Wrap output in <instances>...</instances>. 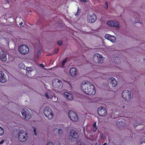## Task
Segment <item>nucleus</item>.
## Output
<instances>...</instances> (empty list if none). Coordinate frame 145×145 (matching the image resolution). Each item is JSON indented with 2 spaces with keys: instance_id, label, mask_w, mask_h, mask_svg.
Returning <instances> with one entry per match:
<instances>
[{
  "instance_id": "20e7f679",
  "label": "nucleus",
  "mask_w": 145,
  "mask_h": 145,
  "mask_svg": "<svg viewBox=\"0 0 145 145\" xmlns=\"http://www.w3.org/2000/svg\"><path fill=\"white\" fill-rule=\"evenodd\" d=\"M27 133L24 131L22 130L19 133L18 138L20 141L24 142L27 140Z\"/></svg>"
},
{
  "instance_id": "9d476101",
  "label": "nucleus",
  "mask_w": 145,
  "mask_h": 145,
  "mask_svg": "<svg viewBox=\"0 0 145 145\" xmlns=\"http://www.w3.org/2000/svg\"><path fill=\"white\" fill-rule=\"evenodd\" d=\"M131 91L125 90L122 93V96L125 100L128 101L131 98Z\"/></svg>"
},
{
  "instance_id": "2eb2a0df",
  "label": "nucleus",
  "mask_w": 145,
  "mask_h": 145,
  "mask_svg": "<svg viewBox=\"0 0 145 145\" xmlns=\"http://www.w3.org/2000/svg\"><path fill=\"white\" fill-rule=\"evenodd\" d=\"M5 75L2 71H0V81L2 83H4L7 81V79L5 77Z\"/></svg>"
},
{
  "instance_id": "2f4dec72",
  "label": "nucleus",
  "mask_w": 145,
  "mask_h": 145,
  "mask_svg": "<svg viewBox=\"0 0 145 145\" xmlns=\"http://www.w3.org/2000/svg\"><path fill=\"white\" fill-rule=\"evenodd\" d=\"M105 5L106 6V8L107 9L108 8V3L106 1L105 2Z\"/></svg>"
},
{
  "instance_id": "a19ab883",
  "label": "nucleus",
  "mask_w": 145,
  "mask_h": 145,
  "mask_svg": "<svg viewBox=\"0 0 145 145\" xmlns=\"http://www.w3.org/2000/svg\"><path fill=\"white\" fill-rule=\"evenodd\" d=\"M106 143H105L103 144V145H106Z\"/></svg>"
},
{
  "instance_id": "a211bd4d",
  "label": "nucleus",
  "mask_w": 145,
  "mask_h": 145,
  "mask_svg": "<svg viewBox=\"0 0 145 145\" xmlns=\"http://www.w3.org/2000/svg\"><path fill=\"white\" fill-rule=\"evenodd\" d=\"M105 38L108 40H109L112 42H114L116 40L115 37L113 36H112L108 34H106L105 36Z\"/></svg>"
},
{
  "instance_id": "5701e85b",
  "label": "nucleus",
  "mask_w": 145,
  "mask_h": 145,
  "mask_svg": "<svg viewBox=\"0 0 145 145\" xmlns=\"http://www.w3.org/2000/svg\"><path fill=\"white\" fill-rule=\"evenodd\" d=\"M67 58H65V59H64L62 63V65L63 66H64L65 65V63H66V62L67 61Z\"/></svg>"
},
{
  "instance_id": "393cba45",
  "label": "nucleus",
  "mask_w": 145,
  "mask_h": 145,
  "mask_svg": "<svg viewBox=\"0 0 145 145\" xmlns=\"http://www.w3.org/2000/svg\"><path fill=\"white\" fill-rule=\"evenodd\" d=\"M59 51V49L58 48H57L54 51L53 54H57L58 52Z\"/></svg>"
},
{
  "instance_id": "6ab92c4d",
  "label": "nucleus",
  "mask_w": 145,
  "mask_h": 145,
  "mask_svg": "<svg viewBox=\"0 0 145 145\" xmlns=\"http://www.w3.org/2000/svg\"><path fill=\"white\" fill-rule=\"evenodd\" d=\"M70 74L72 76H75L77 74L76 69L74 68H71L70 70Z\"/></svg>"
},
{
  "instance_id": "9b49d317",
  "label": "nucleus",
  "mask_w": 145,
  "mask_h": 145,
  "mask_svg": "<svg viewBox=\"0 0 145 145\" xmlns=\"http://www.w3.org/2000/svg\"><path fill=\"white\" fill-rule=\"evenodd\" d=\"M98 113L101 116H105L107 114L106 109L103 107H100L98 109Z\"/></svg>"
},
{
  "instance_id": "423d86ee",
  "label": "nucleus",
  "mask_w": 145,
  "mask_h": 145,
  "mask_svg": "<svg viewBox=\"0 0 145 145\" xmlns=\"http://www.w3.org/2000/svg\"><path fill=\"white\" fill-rule=\"evenodd\" d=\"M21 114L26 120L30 118L31 114L29 111L26 108L22 109L21 110Z\"/></svg>"
},
{
  "instance_id": "72a5a7b5",
  "label": "nucleus",
  "mask_w": 145,
  "mask_h": 145,
  "mask_svg": "<svg viewBox=\"0 0 145 145\" xmlns=\"http://www.w3.org/2000/svg\"><path fill=\"white\" fill-rule=\"evenodd\" d=\"M4 142V140H2L0 142V145L3 144Z\"/></svg>"
},
{
  "instance_id": "7ed1b4c3",
  "label": "nucleus",
  "mask_w": 145,
  "mask_h": 145,
  "mask_svg": "<svg viewBox=\"0 0 145 145\" xmlns=\"http://www.w3.org/2000/svg\"><path fill=\"white\" fill-rule=\"evenodd\" d=\"M53 86L56 89H61L63 86L62 82L57 79H54L52 82Z\"/></svg>"
},
{
  "instance_id": "b1692460",
  "label": "nucleus",
  "mask_w": 145,
  "mask_h": 145,
  "mask_svg": "<svg viewBox=\"0 0 145 145\" xmlns=\"http://www.w3.org/2000/svg\"><path fill=\"white\" fill-rule=\"evenodd\" d=\"M77 145H85L82 142L80 141H77Z\"/></svg>"
},
{
  "instance_id": "aec40b11",
  "label": "nucleus",
  "mask_w": 145,
  "mask_h": 145,
  "mask_svg": "<svg viewBox=\"0 0 145 145\" xmlns=\"http://www.w3.org/2000/svg\"><path fill=\"white\" fill-rule=\"evenodd\" d=\"M54 133H55V135H60L63 133L62 130L58 128L55 129L54 131Z\"/></svg>"
},
{
  "instance_id": "f3484780",
  "label": "nucleus",
  "mask_w": 145,
  "mask_h": 145,
  "mask_svg": "<svg viewBox=\"0 0 145 145\" xmlns=\"http://www.w3.org/2000/svg\"><path fill=\"white\" fill-rule=\"evenodd\" d=\"M110 82V85L112 87H115L117 84L116 80L114 78H111L109 79Z\"/></svg>"
},
{
  "instance_id": "f8f14e48",
  "label": "nucleus",
  "mask_w": 145,
  "mask_h": 145,
  "mask_svg": "<svg viewBox=\"0 0 145 145\" xmlns=\"http://www.w3.org/2000/svg\"><path fill=\"white\" fill-rule=\"evenodd\" d=\"M107 24L108 25L111 27H114L117 28L119 27V23L118 22L114 21H108Z\"/></svg>"
},
{
  "instance_id": "ddd939ff",
  "label": "nucleus",
  "mask_w": 145,
  "mask_h": 145,
  "mask_svg": "<svg viewBox=\"0 0 145 145\" xmlns=\"http://www.w3.org/2000/svg\"><path fill=\"white\" fill-rule=\"evenodd\" d=\"M64 96L67 99L72 100L73 99V95L71 93L65 92L64 93Z\"/></svg>"
},
{
  "instance_id": "f704fd0d",
  "label": "nucleus",
  "mask_w": 145,
  "mask_h": 145,
  "mask_svg": "<svg viewBox=\"0 0 145 145\" xmlns=\"http://www.w3.org/2000/svg\"><path fill=\"white\" fill-rule=\"evenodd\" d=\"M23 24V23L22 22H20V23H19V25H22V24Z\"/></svg>"
},
{
  "instance_id": "c9c22d12",
  "label": "nucleus",
  "mask_w": 145,
  "mask_h": 145,
  "mask_svg": "<svg viewBox=\"0 0 145 145\" xmlns=\"http://www.w3.org/2000/svg\"><path fill=\"white\" fill-rule=\"evenodd\" d=\"M115 62L116 63H117V64H118V63H119L120 62V60H119V61L117 62V61H115Z\"/></svg>"
},
{
  "instance_id": "f257e3e1",
  "label": "nucleus",
  "mask_w": 145,
  "mask_h": 145,
  "mask_svg": "<svg viewBox=\"0 0 145 145\" xmlns=\"http://www.w3.org/2000/svg\"><path fill=\"white\" fill-rule=\"evenodd\" d=\"M81 88L82 91L86 94L93 95L95 93V87L88 81H84L82 82Z\"/></svg>"
},
{
  "instance_id": "1a4fd4ad",
  "label": "nucleus",
  "mask_w": 145,
  "mask_h": 145,
  "mask_svg": "<svg viewBox=\"0 0 145 145\" xmlns=\"http://www.w3.org/2000/svg\"><path fill=\"white\" fill-rule=\"evenodd\" d=\"M96 16L94 13L88 14L87 16V20L90 23H94L96 20Z\"/></svg>"
},
{
  "instance_id": "6e6552de",
  "label": "nucleus",
  "mask_w": 145,
  "mask_h": 145,
  "mask_svg": "<svg viewBox=\"0 0 145 145\" xmlns=\"http://www.w3.org/2000/svg\"><path fill=\"white\" fill-rule=\"evenodd\" d=\"M69 116L71 120L73 121H77L78 120L77 114L72 111L70 110L69 111Z\"/></svg>"
},
{
  "instance_id": "4be33fe9",
  "label": "nucleus",
  "mask_w": 145,
  "mask_h": 145,
  "mask_svg": "<svg viewBox=\"0 0 145 145\" xmlns=\"http://www.w3.org/2000/svg\"><path fill=\"white\" fill-rule=\"evenodd\" d=\"M4 133V130L0 126V136L3 135Z\"/></svg>"
},
{
  "instance_id": "3c124183",
  "label": "nucleus",
  "mask_w": 145,
  "mask_h": 145,
  "mask_svg": "<svg viewBox=\"0 0 145 145\" xmlns=\"http://www.w3.org/2000/svg\"><path fill=\"white\" fill-rule=\"evenodd\" d=\"M144 84L145 85V82H144Z\"/></svg>"
},
{
  "instance_id": "c03bdc74",
  "label": "nucleus",
  "mask_w": 145,
  "mask_h": 145,
  "mask_svg": "<svg viewBox=\"0 0 145 145\" xmlns=\"http://www.w3.org/2000/svg\"><path fill=\"white\" fill-rule=\"evenodd\" d=\"M103 138H105V137H103Z\"/></svg>"
},
{
  "instance_id": "0eeeda50",
  "label": "nucleus",
  "mask_w": 145,
  "mask_h": 145,
  "mask_svg": "<svg viewBox=\"0 0 145 145\" xmlns=\"http://www.w3.org/2000/svg\"><path fill=\"white\" fill-rule=\"evenodd\" d=\"M94 61L96 63H102L103 59L102 56L98 53L95 54L93 57Z\"/></svg>"
},
{
  "instance_id": "f03ea898",
  "label": "nucleus",
  "mask_w": 145,
  "mask_h": 145,
  "mask_svg": "<svg viewBox=\"0 0 145 145\" xmlns=\"http://www.w3.org/2000/svg\"><path fill=\"white\" fill-rule=\"evenodd\" d=\"M44 113L45 116L49 119H51L53 117L54 114L51 109L49 107L45 108L44 109Z\"/></svg>"
},
{
  "instance_id": "dca6fc26",
  "label": "nucleus",
  "mask_w": 145,
  "mask_h": 145,
  "mask_svg": "<svg viewBox=\"0 0 145 145\" xmlns=\"http://www.w3.org/2000/svg\"><path fill=\"white\" fill-rule=\"evenodd\" d=\"M0 59L3 61L7 60L6 54L3 50L0 52Z\"/></svg>"
},
{
  "instance_id": "a18cd8bd",
  "label": "nucleus",
  "mask_w": 145,
  "mask_h": 145,
  "mask_svg": "<svg viewBox=\"0 0 145 145\" xmlns=\"http://www.w3.org/2000/svg\"><path fill=\"white\" fill-rule=\"evenodd\" d=\"M77 13L75 14L76 15H77Z\"/></svg>"
},
{
  "instance_id": "79ce46f5",
  "label": "nucleus",
  "mask_w": 145,
  "mask_h": 145,
  "mask_svg": "<svg viewBox=\"0 0 145 145\" xmlns=\"http://www.w3.org/2000/svg\"><path fill=\"white\" fill-rule=\"evenodd\" d=\"M123 121L122 120H120V122L121 123Z\"/></svg>"
},
{
  "instance_id": "49530a36",
  "label": "nucleus",
  "mask_w": 145,
  "mask_h": 145,
  "mask_svg": "<svg viewBox=\"0 0 145 145\" xmlns=\"http://www.w3.org/2000/svg\"><path fill=\"white\" fill-rule=\"evenodd\" d=\"M123 108H124V106H123Z\"/></svg>"
},
{
  "instance_id": "a878e982",
  "label": "nucleus",
  "mask_w": 145,
  "mask_h": 145,
  "mask_svg": "<svg viewBox=\"0 0 145 145\" xmlns=\"http://www.w3.org/2000/svg\"><path fill=\"white\" fill-rule=\"evenodd\" d=\"M137 124L138 125H143L144 124V122H141L139 123V122H137Z\"/></svg>"
},
{
  "instance_id": "c85d7f7f",
  "label": "nucleus",
  "mask_w": 145,
  "mask_h": 145,
  "mask_svg": "<svg viewBox=\"0 0 145 145\" xmlns=\"http://www.w3.org/2000/svg\"><path fill=\"white\" fill-rule=\"evenodd\" d=\"M135 21L136 22V23H139V22H140V21L137 18H135Z\"/></svg>"
},
{
  "instance_id": "cd10ccee",
  "label": "nucleus",
  "mask_w": 145,
  "mask_h": 145,
  "mask_svg": "<svg viewBox=\"0 0 145 145\" xmlns=\"http://www.w3.org/2000/svg\"><path fill=\"white\" fill-rule=\"evenodd\" d=\"M57 44L59 45H61L62 44V42L61 41H57Z\"/></svg>"
},
{
  "instance_id": "e433bc0d",
  "label": "nucleus",
  "mask_w": 145,
  "mask_h": 145,
  "mask_svg": "<svg viewBox=\"0 0 145 145\" xmlns=\"http://www.w3.org/2000/svg\"><path fill=\"white\" fill-rule=\"evenodd\" d=\"M137 125L136 124V125H135V124H134V127L135 128L137 126Z\"/></svg>"
},
{
  "instance_id": "de8ad7c7",
  "label": "nucleus",
  "mask_w": 145,
  "mask_h": 145,
  "mask_svg": "<svg viewBox=\"0 0 145 145\" xmlns=\"http://www.w3.org/2000/svg\"><path fill=\"white\" fill-rule=\"evenodd\" d=\"M143 142H145V140H144V141Z\"/></svg>"
},
{
  "instance_id": "473e14b6",
  "label": "nucleus",
  "mask_w": 145,
  "mask_h": 145,
  "mask_svg": "<svg viewBox=\"0 0 145 145\" xmlns=\"http://www.w3.org/2000/svg\"><path fill=\"white\" fill-rule=\"evenodd\" d=\"M80 2H84V3H86L87 1L86 0H79Z\"/></svg>"
},
{
  "instance_id": "4c0bfd02",
  "label": "nucleus",
  "mask_w": 145,
  "mask_h": 145,
  "mask_svg": "<svg viewBox=\"0 0 145 145\" xmlns=\"http://www.w3.org/2000/svg\"><path fill=\"white\" fill-rule=\"evenodd\" d=\"M118 58V57H115V60H116Z\"/></svg>"
},
{
  "instance_id": "ea45409f",
  "label": "nucleus",
  "mask_w": 145,
  "mask_h": 145,
  "mask_svg": "<svg viewBox=\"0 0 145 145\" xmlns=\"http://www.w3.org/2000/svg\"><path fill=\"white\" fill-rule=\"evenodd\" d=\"M6 0V1L8 3V4H9V1H8V0Z\"/></svg>"
},
{
  "instance_id": "bb28decb",
  "label": "nucleus",
  "mask_w": 145,
  "mask_h": 145,
  "mask_svg": "<svg viewBox=\"0 0 145 145\" xmlns=\"http://www.w3.org/2000/svg\"><path fill=\"white\" fill-rule=\"evenodd\" d=\"M33 132H34V135H37V133H36V128L34 127H33Z\"/></svg>"
},
{
  "instance_id": "4468645a",
  "label": "nucleus",
  "mask_w": 145,
  "mask_h": 145,
  "mask_svg": "<svg viewBox=\"0 0 145 145\" xmlns=\"http://www.w3.org/2000/svg\"><path fill=\"white\" fill-rule=\"evenodd\" d=\"M70 136L73 138L76 139L78 137V135L77 133L74 130H72L70 132Z\"/></svg>"
},
{
  "instance_id": "c756f323",
  "label": "nucleus",
  "mask_w": 145,
  "mask_h": 145,
  "mask_svg": "<svg viewBox=\"0 0 145 145\" xmlns=\"http://www.w3.org/2000/svg\"><path fill=\"white\" fill-rule=\"evenodd\" d=\"M45 96L47 98H50V96L47 93H46L45 94Z\"/></svg>"
},
{
  "instance_id": "39448f33",
  "label": "nucleus",
  "mask_w": 145,
  "mask_h": 145,
  "mask_svg": "<svg viewBox=\"0 0 145 145\" xmlns=\"http://www.w3.org/2000/svg\"><path fill=\"white\" fill-rule=\"evenodd\" d=\"M18 50L21 54H26L28 53L29 48L27 45L22 44L19 46Z\"/></svg>"
},
{
  "instance_id": "09e8293b",
  "label": "nucleus",
  "mask_w": 145,
  "mask_h": 145,
  "mask_svg": "<svg viewBox=\"0 0 145 145\" xmlns=\"http://www.w3.org/2000/svg\"><path fill=\"white\" fill-rule=\"evenodd\" d=\"M27 71H28V72H29V71L28 70H27Z\"/></svg>"
},
{
  "instance_id": "7c9ffc66",
  "label": "nucleus",
  "mask_w": 145,
  "mask_h": 145,
  "mask_svg": "<svg viewBox=\"0 0 145 145\" xmlns=\"http://www.w3.org/2000/svg\"><path fill=\"white\" fill-rule=\"evenodd\" d=\"M47 145H53V144L52 142H49L48 143Z\"/></svg>"
},
{
  "instance_id": "8fccbe9b",
  "label": "nucleus",
  "mask_w": 145,
  "mask_h": 145,
  "mask_svg": "<svg viewBox=\"0 0 145 145\" xmlns=\"http://www.w3.org/2000/svg\"><path fill=\"white\" fill-rule=\"evenodd\" d=\"M141 144H142V142H141Z\"/></svg>"
},
{
  "instance_id": "58836bf2",
  "label": "nucleus",
  "mask_w": 145,
  "mask_h": 145,
  "mask_svg": "<svg viewBox=\"0 0 145 145\" xmlns=\"http://www.w3.org/2000/svg\"><path fill=\"white\" fill-rule=\"evenodd\" d=\"M24 65V64L23 63H21L19 65V66H20V65Z\"/></svg>"
},
{
  "instance_id": "37998d69",
  "label": "nucleus",
  "mask_w": 145,
  "mask_h": 145,
  "mask_svg": "<svg viewBox=\"0 0 145 145\" xmlns=\"http://www.w3.org/2000/svg\"><path fill=\"white\" fill-rule=\"evenodd\" d=\"M40 65H41V66H42V65H43V64H40Z\"/></svg>"
},
{
  "instance_id": "412c9836",
  "label": "nucleus",
  "mask_w": 145,
  "mask_h": 145,
  "mask_svg": "<svg viewBox=\"0 0 145 145\" xmlns=\"http://www.w3.org/2000/svg\"><path fill=\"white\" fill-rule=\"evenodd\" d=\"M96 122L94 123L92 126L93 127V131L94 132H95L96 131L97 128V127L96 125Z\"/></svg>"
}]
</instances>
